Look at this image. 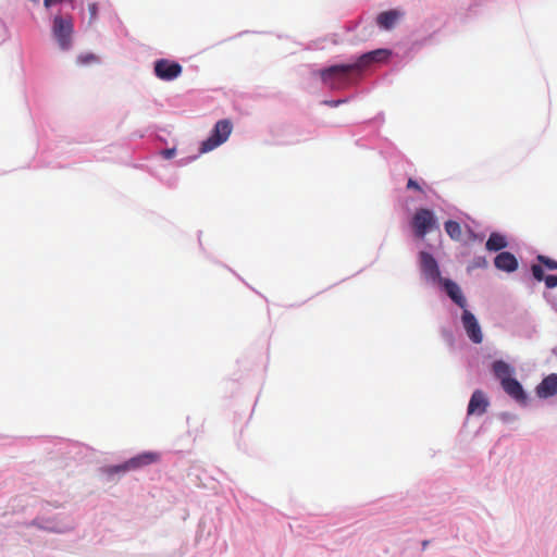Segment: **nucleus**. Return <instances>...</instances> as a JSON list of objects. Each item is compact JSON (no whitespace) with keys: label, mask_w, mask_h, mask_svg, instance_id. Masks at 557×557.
Returning <instances> with one entry per match:
<instances>
[{"label":"nucleus","mask_w":557,"mask_h":557,"mask_svg":"<svg viewBox=\"0 0 557 557\" xmlns=\"http://www.w3.org/2000/svg\"><path fill=\"white\" fill-rule=\"evenodd\" d=\"M391 52L385 49H377L362 54L352 64L332 65L320 72L323 83L331 87H337L348 82L351 74L360 73L363 69L375 62H382L388 58Z\"/></svg>","instance_id":"nucleus-1"},{"label":"nucleus","mask_w":557,"mask_h":557,"mask_svg":"<svg viewBox=\"0 0 557 557\" xmlns=\"http://www.w3.org/2000/svg\"><path fill=\"white\" fill-rule=\"evenodd\" d=\"M419 264L425 281L442 288L453 299V281L441 276L440 267L434 257L426 251H421L419 253Z\"/></svg>","instance_id":"nucleus-2"},{"label":"nucleus","mask_w":557,"mask_h":557,"mask_svg":"<svg viewBox=\"0 0 557 557\" xmlns=\"http://www.w3.org/2000/svg\"><path fill=\"white\" fill-rule=\"evenodd\" d=\"M233 129V125L230 120H220L215 123L211 135L202 141L200 146V153L209 152L223 143H225Z\"/></svg>","instance_id":"nucleus-3"},{"label":"nucleus","mask_w":557,"mask_h":557,"mask_svg":"<svg viewBox=\"0 0 557 557\" xmlns=\"http://www.w3.org/2000/svg\"><path fill=\"white\" fill-rule=\"evenodd\" d=\"M411 226L416 237L420 239H423L429 232L438 227L433 212L424 208L418 209L414 212Z\"/></svg>","instance_id":"nucleus-4"},{"label":"nucleus","mask_w":557,"mask_h":557,"mask_svg":"<svg viewBox=\"0 0 557 557\" xmlns=\"http://www.w3.org/2000/svg\"><path fill=\"white\" fill-rule=\"evenodd\" d=\"M53 36L59 42L61 49L66 50L71 46V36L73 33V22L71 18L55 16L52 26Z\"/></svg>","instance_id":"nucleus-5"},{"label":"nucleus","mask_w":557,"mask_h":557,"mask_svg":"<svg viewBox=\"0 0 557 557\" xmlns=\"http://www.w3.org/2000/svg\"><path fill=\"white\" fill-rule=\"evenodd\" d=\"M153 72L159 79L170 82L182 74L183 67L176 61L160 59L154 62Z\"/></svg>","instance_id":"nucleus-6"},{"label":"nucleus","mask_w":557,"mask_h":557,"mask_svg":"<svg viewBox=\"0 0 557 557\" xmlns=\"http://www.w3.org/2000/svg\"><path fill=\"white\" fill-rule=\"evenodd\" d=\"M461 324L473 344H481L483 342V333L479 321L468 309H465L461 314Z\"/></svg>","instance_id":"nucleus-7"},{"label":"nucleus","mask_w":557,"mask_h":557,"mask_svg":"<svg viewBox=\"0 0 557 557\" xmlns=\"http://www.w3.org/2000/svg\"><path fill=\"white\" fill-rule=\"evenodd\" d=\"M156 460H157V455H138L136 457H133L131 460H128L127 462H125L123 465L108 467L104 469V471L108 474L125 472V471H128L132 469H137L141 466L149 465L151 462H154Z\"/></svg>","instance_id":"nucleus-8"},{"label":"nucleus","mask_w":557,"mask_h":557,"mask_svg":"<svg viewBox=\"0 0 557 557\" xmlns=\"http://www.w3.org/2000/svg\"><path fill=\"white\" fill-rule=\"evenodd\" d=\"M535 394L542 399L557 395V373H550L545 376L535 387Z\"/></svg>","instance_id":"nucleus-9"},{"label":"nucleus","mask_w":557,"mask_h":557,"mask_svg":"<svg viewBox=\"0 0 557 557\" xmlns=\"http://www.w3.org/2000/svg\"><path fill=\"white\" fill-rule=\"evenodd\" d=\"M503 389L507 395H509L512 399H515L520 405H525L528 401V396L522 387V385L516 380H506L502 384Z\"/></svg>","instance_id":"nucleus-10"},{"label":"nucleus","mask_w":557,"mask_h":557,"mask_svg":"<svg viewBox=\"0 0 557 557\" xmlns=\"http://www.w3.org/2000/svg\"><path fill=\"white\" fill-rule=\"evenodd\" d=\"M487 407L488 399L485 394L480 389L474 391L468 405V413L482 416L485 413Z\"/></svg>","instance_id":"nucleus-11"},{"label":"nucleus","mask_w":557,"mask_h":557,"mask_svg":"<svg viewBox=\"0 0 557 557\" xmlns=\"http://www.w3.org/2000/svg\"><path fill=\"white\" fill-rule=\"evenodd\" d=\"M494 264L500 271L513 272L518 268V260L511 252L503 251L495 257Z\"/></svg>","instance_id":"nucleus-12"},{"label":"nucleus","mask_w":557,"mask_h":557,"mask_svg":"<svg viewBox=\"0 0 557 557\" xmlns=\"http://www.w3.org/2000/svg\"><path fill=\"white\" fill-rule=\"evenodd\" d=\"M492 370H493L494 375L500 381V385L506 380L513 379L511 376L512 375V369L510 368V366L508 363H506L503 360L495 361L493 363V366H492Z\"/></svg>","instance_id":"nucleus-13"},{"label":"nucleus","mask_w":557,"mask_h":557,"mask_svg":"<svg viewBox=\"0 0 557 557\" xmlns=\"http://www.w3.org/2000/svg\"><path fill=\"white\" fill-rule=\"evenodd\" d=\"M399 13L395 10L385 11L377 15L376 23L381 28L391 29L396 24Z\"/></svg>","instance_id":"nucleus-14"},{"label":"nucleus","mask_w":557,"mask_h":557,"mask_svg":"<svg viewBox=\"0 0 557 557\" xmlns=\"http://www.w3.org/2000/svg\"><path fill=\"white\" fill-rule=\"evenodd\" d=\"M508 246L506 237L499 233H492L486 240L485 247L488 251H498Z\"/></svg>","instance_id":"nucleus-15"},{"label":"nucleus","mask_w":557,"mask_h":557,"mask_svg":"<svg viewBox=\"0 0 557 557\" xmlns=\"http://www.w3.org/2000/svg\"><path fill=\"white\" fill-rule=\"evenodd\" d=\"M99 61L98 57L94 53H85L81 54L77 58V63L82 65H87L91 63H97Z\"/></svg>","instance_id":"nucleus-16"},{"label":"nucleus","mask_w":557,"mask_h":557,"mask_svg":"<svg viewBox=\"0 0 557 557\" xmlns=\"http://www.w3.org/2000/svg\"><path fill=\"white\" fill-rule=\"evenodd\" d=\"M455 305L459 306L463 310L466 309L467 301L462 295L461 289L455 284Z\"/></svg>","instance_id":"nucleus-17"},{"label":"nucleus","mask_w":557,"mask_h":557,"mask_svg":"<svg viewBox=\"0 0 557 557\" xmlns=\"http://www.w3.org/2000/svg\"><path fill=\"white\" fill-rule=\"evenodd\" d=\"M537 260L540 261L541 264L545 265L547 269L557 270V261L556 260L550 259L546 256H542V255H540L537 257Z\"/></svg>","instance_id":"nucleus-18"},{"label":"nucleus","mask_w":557,"mask_h":557,"mask_svg":"<svg viewBox=\"0 0 557 557\" xmlns=\"http://www.w3.org/2000/svg\"><path fill=\"white\" fill-rule=\"evenodd\" d=\"M531 271H532V274L534 276V278L539 282L541 281H544L545 282V275H544V271L542 269V267L540 264H533L531 267Z\"/></svg>","instance_id":"nucleus-19"},{"label":"nucleus","mask_w":557,"mask_h":557,"mask_svg":"<svg viewBox=\"0 0 557 557\" xmlns=\"http://www.w3.org/2000/svg\"><path fill=\"white\" fill-rule=\"evenodd\" d=\"M88 11H89V21L90 22L96 21L97 16H98V5H97V3H90L88 5Z\"/></svg>","instance_id":"nucleus-20"},{"label":"nucleus","mask_w":557,"mask_h":557,"mask_svg":"<svg viewBox=\"0 0 557 557\" xmlns=\"http://www.w3.org/2000/svg\"><path fill=\"white\" fill-rule=\"evenodd\" d=\"M545 285L547 288H554L557 286V275H547L545 277Z\"/></svg>","instance_id":"nucleus-21"},{"label":"nucleus","mask_w":557,"mask_h":557,"mask_svg":"<svg viewBox=\"0 0 557 557\" xmlns=\"http://www.w3.org/2000/svg\"><path fill=\"white\" fill-rule=\"evenodd\" d=\"M176 153L175 148H169L161 151V154L164 159H172Z\"/></svg>","instance_id":"nucleus-22"},{"label":"nucleus","mask_w":557,"mask_h":557,"mask_svg":"<svg viewBox=\"0 0 557 557\" xmlns=\"http://www.w3.org/2000/svg\"><path fill=\"white\" fill-rule=\"evenodd\" d=\"M407 188H409V189H416V190L421 191V187H420V185L418 184V182H416V181H414V180H412V178H409V180H408Z\"/></svg>","instance_id":"nucleus-23"},{"label":"nucleus","mask_w":557,"mask_h":557,"mask_svg":"<svg viewBox=\"0 0 557 557\" xmlns=\"http://www.w3.org/2000/svg\"><path fill=\"white\" fill-rule=\"evenodd\" d=\"M444 226H445V231H446V233H447L450 237H453V220H447V221L445 222V225H444Z\"/></svg>","instance_id":"nucleus-24"},{"label":"nucleus","mask_w":557,"mask_h":557,"mask_svg":"<svg viewBox=\"0 0 557 557\" xmlns=\"http://www.w3.org/2000/svg\"><path fill=\"white\" fill-rule=\"evenodd\" d=\"M64 0H44V4L46 8H50L57 3H61L63 2Z\"/></svg>","instance_id":"nucleus-25"},{"label":"nucleus","mask_w":557,"mask_h":557,"mask_svg":"<svg viewBox=\"0 0 557 557\" xmlns=\"http://www.w3.org/2000/svg\"><path fill=\"white\" fill-rule=\"evenodd\" d=\"M342 102H343L342 100H337V101H329L326 103L330 104L331 107H336V106H338Z\"/></svg>","instance_id":"nucleus-26"},{"label":"nucleus","mask_w":557,"mask_h":557,"mask_svg":"<svg viewBox=\"0 0 557 557\" xmlns=\"http://www.w3.org/2000/svg\"><path fill=\"white\" fill-rule=\"evenodd\" d=\"M454 230H455V235L460 233V226L457 222H455Z\"/></svg>","instance_id":"nucleus-27"},{"label":"nucleus","mask_w":557,"mask_h":557,"mask_svg":"<svg viewBox=\"0 0 557 557\" xmlns=\"http://www.w3.org/2000/svg\"><path fill=\"white\" fill-rule=\"evenodd\" d=\"M428 545H429V541H423L422 542V548L423 549H425Z\"/></svg>","instance_id":"nucleus-28"}]
</instances>
